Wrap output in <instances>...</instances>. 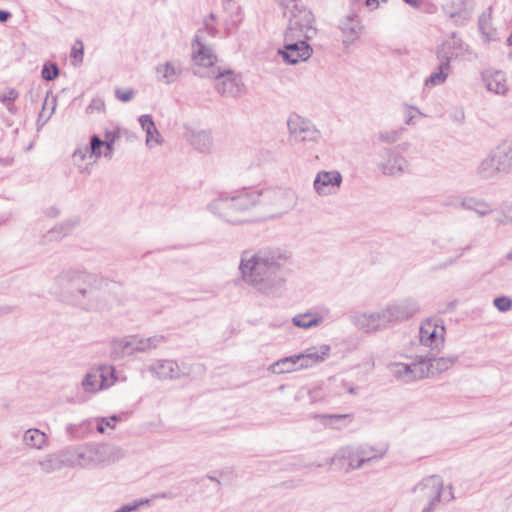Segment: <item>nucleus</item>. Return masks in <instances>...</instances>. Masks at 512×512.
<instances>
[{"label": "nucleus", "instance_id": "1", "mask_svg": "<svg viewBox=\"0 0 512 512\" xmlns=\"http://www.w3.org/2000/svg\"><path fill=\"white\" fill-rule=\"evenodd\" d=\"M289 255L281 249L245 250L239 262L242 281L257 293L275 295L287 278Z\"/></svg>", "mask_w": 512, "mask_h": 512}, {"label": "nucleus", "instance_id": "2", "mask_svg": "<svg viewBox=\"0 0 512 512\" xmlns=\"http://www.w3.org/2000/svg\"><path fill=\"white\" fill-rule=\"evenodd\" d=\"M97 275L77 268L62 270L53 280L52 292L89 311H106L114 299Z\"/></svg>", "mask_w": 512, "mask_h": 512}, {"label": "nucleus", "instance_id": "3", "mask_svg": "<svg viewBox=\"0 0 512 512\" xmlns=\"http://www.w3.org/2000/svg\"><path fill=\"white\" fill-rule=\"evenodd\" d=\"M261 196V191L247 188L235 192L220 191L207 204V210L228 223H243L245 212L259 205Z\"/></svg>", "mask_w": 512, "mask_h": 512}, {"label": "nucleus", "instance_id": "4", "mask_svg": "<svg viewBox=\"0 0 512 512\" xmlns=\"http://www.w3.org/2000/svg\"><path fill=\"white\" fill-rule=\"evenodd\" d=\"M410 496L413 504L421 507V512H434L443 500L453 499L452 487L446 489L442 477L438 475L420 480L411 488Z\"/></svg>", "mask_w": 512, "mask_h": 512}, {"label": "nucleus", "instance_id": "5", "mask_svg": "<svg viewBox=\"0 0 512 512\" xmlns=\"http://www.w3.org/2000/svg\"><path fill=\"white\" fill-rule=\"evenodd\" d=\"M376 171L384 177L399 178L412 170L411 162L400 152L399 146H385L373 155Z\"/></svg>", "mask_w": 512, "mask_h": 512}, {"label": "nucleus", "instance_id": "6", "mask_svg": "<svg viewBox=\"0 0 512 512\" xmlns=\"http://www.w3.org/2000/svg\"><path fill=\"white\" fill-rule=\"evenodd\" d=\"M79 468L95 469L109 466L124 457L121 448L108 444L87 443L79 445Z\"/></svg>", "mask_w": 512, "mask_h": 512}, {"label": "nucleus", "instance_id": "7", "mask_svg": "<svg viewBox=\"0 0 512 512\" xmlns=\"http://www.w3.org/2000/svg\"><path fill=\"white\" fill-rule=\"evenodd\" d=\"M166 341L162 335L141 337L130 335L115 338L110 343V356L114 360H120L136 353H146L156 349Z\"/></svg>", "mask_w": 512, "mask_h": 512}, {"label": "nucleus", "instance_id": "8", "mask_svg": "<svg viewBox=\"0 0 512 512\" xmlns=\"http://www.w3.org/2000/svg\"><path fill=\"white\" fill-rule=\"evenodd\" d=\"M262 192L267 211L271 217H281L292 210L298 202L297 192L291 187L256 189Z\"/></svg>", "mask_w": 512, "mask_h": 512}, {"label": "nucleus", "instance_id": "9", "mask_svg": "<svg viewBox=\"0 0 512 512\" xmlns=\"http://www.w3.org/2000/svg\"><path fill=\"white\" fill-rule=\"evenodd\" d=\"M466 248L456 244L453 239H438L432 242L430 259L431 270L445 269L454 264L465 253Z\"/></svg>", "mask_w": 512, "mask_h": 512}, {"label": "nucleus", "instance_id": "10", "mask_svg": "<svg viewBox=\"0 0 512 512\" xmlns=\"http://www.w3.org/2000/svg\"><path fill=\"white\" fill-rule=\"evenodd\" d=\"M193 72L201 78H209L214 75L221 66H217V56L212 48L206 45L200 34H197L192 44Z\"/></svg>", "mask_w": 512, "mask_h": 512}, {"label": "nucleus", "instance_id": "11", "mask_svg": "<svg viewBox=\"0 0 512 512\" xmlns=\"http://www.w3.org/2000/svg\"><path fill=\"white\" fill-rule=\"evenodd\" d=\"M445 333V326L441 319L428 318L420 325V345L432 354L439 353L445 344Z\"/></svg>", "mask_w": 512, "mask_h": 512}, {"label": "nucleus", "instance_id": "12", "mask_svg": "<svg viewBox=\"0 0 512 512\" xmlns=\"http://www.w3.org/2000/svg\"><path fill=\"white\" fill-rule=\"evenodd\" d=\"M420 307L418 301L412 297H406L392 301L380 309L386 329L408 320L414 316Z\"/></svg>", "mask_w": 512, "mask_h": 512}, {"label": "nucleus", "instance_id": "13", "mask_svg": "<svg viewBox=\"0 0 512 512\" xmlns=\"http://www.w3.org/2000/svg\"><path fill=\"white\" fill-rule=\"evenodd\" d=\"M287 129L290 138L298 143H318L321 139V132L316 125L297 113L288 116Z\"/></svg>", "mask_w": 512, "mask_h": 512}, {"label": "nucleus", "instance_id": "14", "mask_svg": "<svg viewBox=\"0 0 512 512\" xmlns=\"http://www.w3.org/2000/svg\"><path fill=\"white\" fill-rule=\"evenodd\" d=\"M288 26L285 31L288 35L311 39L316 34L314 16L305 6L301 5L288 13Z\"/></svg>", "mask_w": 512, "mask_h": 512}, {"label": "nucleus", "instance_id": "15", "mask_svg": "<svg viewBox=\"0 0 512 512\" xmlns=\"http://www.w3.org/2000/svg\"><path fill=\"white\" fill-rule=\"evenodd\" d=\"M209 78L214 80V88L216 91L228 97H238L245 91L240 74L226 67H220Z\"/></svg>", "mask_w": 512, "mask_h": 512}, {"label": "nucleus", "instance_id": "16", "mask_svg": "<svg viewBox=\"0 0 512 512\" xmlns=\"http://www.w3.org/2000/svg\"><path fill=\"white\" fill-rule=\"evenodd\" d=\"M306 38L296 37L294 35L284 34L283 48L278 50L286 64L295 65L300 62L307 61L313 52L311 46L307 43Z\"/></svg>", "mask_w": 512, "mask_h": 512}, {"label": "nucleus", "instance_id": "17", "mask_svg": "<svg viewBox=\"0 0 512 512\" xmlns=\"http://www.w3.org/2000/svg\"><path fill=\"white\" fill-rule=\"evenodd\" d=\"M343 183V176L338 170H320L313 180V191L318 197L338 194Z\"/></svg>", "mask_w": 512, "mask_h": 512}, {"label": "nucleus", "instance_id": "18", "mask_svg": "<svg viewBox=\"0 0 512 512\" xmlns=\"http://www.w3.org/2000/svg\"><path fill=\"white\" fill-rule=\"evenodd\" d=\"M388 369L395 378L406 383L427 376L424 358L412 363L393 362L388 365Z\"/></svg>", "mask_w": 512, "mask_h": 512}, {"label": "nucleus", "instance_id": "19", "mask_svg": "<svg viewBox=\"0 0 512 512\" xmlns=\"http://www.w3.org/2000/svg\"><path fill=\"white\" fill-rule=\"evenodd\" d=\"M352 324L361 332L371 334L386 329L381 311L356 312L351 316Z\"/></svg>", "mask_w": 512, "mask_h": 512}, {"label": "nucleus", "instance_id": "20", "mask_svg": "<svg viewBox=\"0 0 512 512\" xmlns=\"http://www.w3.org/2000/svg\"><path fill=\"white\" fill-rule=\"evenodd\" d=\"M330 465H339L345 472L363 468L358 446H345L340 448L330 459Z\"/></svg>", "mask_w": 512, "mask_h": 512}, {"label": "nucleus", "instance_id": "21", "mask_svg": "<svg viewBox=\"0 0 512 512\" xmlns=\"http://www.w3.org/2000/svg\"><path fill=\"white\" fill-rule=\"evenodd\" d=\"M183 73V64L179 59H170L159 63L155 67L156 79L164 84H172L180 79Z\"/></svg>", "mask_w": 512, "mask_h": 512}, {"label": "nucleus", "instance_id": "22", "mask_svg": "<svg viewBox=\"0 0 512 512\" xmlns=\"http://www.w3.org/2000/svg\"><path fill=\"white\" fill-rule=\"evenodd\" d=\"M339 28L342 32L343 43L345 45L354 43L362 32L361 20L358 14L354 11L349 12L341 19Z\"/></svg>", "mask_w": 512, "mask_h": 512}, {"label": "nucleus", "instance_id": "23", "mask_svg": "<svg viewBox=\"0 0 512 512\" xmlns=\"http://www.w3.org/2000/svg\"><path fill=\"white\" fill-rule=\"evenodd\" d=\"M329 314L330 311L327 308H313L305 313L295 315L292 318V323L299 328L310 329L320 326Z\"/></svg>", "mask_w": 512, "mask_h": 512}, {"label": "nucleus", "instance_id": "24", "mask_svg": "<svg viewBox=\"0 0 512 512\" xmlns=\"http://www.w3.org/2000/svg\"><path fill=\"white\" fill-rule=\"evenodd\" d=\"M466 51L467 46L463 41L455 34H452L438 49L437 57L438 59L447 60L450 64L451 60L464 56Z\"/></svg>", "mask_w": 512, "mask_h": 512}, {"label": "nucleus", "instance_id": "25", "mask_svg": "<svg viewBox=\"0 0 512 512\" xmlns=\"http://www.w3.org/2000/svg\"><path fill=\"white\" fill-rule=\"evenodd\" d=\"M149 371L161 380L176 379L182 374L178 363L170 359H160L149 366Z\"/></svg>", "mask_w": 512, "mask_h": 512}, {"label": "nucleus", "instance_id": "26", "mask_svg": "<svg viewBox=\"0 0 512 512\" xmlns=\"http://www.w3.org/2000/svg\"><path fill=\"white\" fill-rule=\"evenodd\" d=\"M331 347L328 344H322L318 347L306 349L298 354L303 369L313 367L324 362L330 355Z\"/></svg>", "mask_w": 512, "mask_h": 512}, {"label": "nucleus", "instance_id": "27", "mask_svg": "<svg viewBox=\"0 0 512 512\" xmlns=\"http://www.w3.org/2000/svg\"><path fill=\"white\" fill-rule=\"evenodd\" d=\"M102 140L98 135L91 136L92 154L99 155V147H104V157L111 159L113 156L114 144L119 138L117 132L106 131Z\"/></svg>", "mask_w": 512, "mask_h": 512}, {"label": "nucleus", "instance_id": "28", "mask_svg": "<svg viewBox=\"0 0 512 512\" xmlns=\"http://www.w3.org/2000/svg\"><path fill=\"white\" fill-rule=\"evenodd\" d=\"M486 88L498 95H504L508 91L507 78L502 71H486L483 74Z\"/></svg>", "mask_w": 512, "mask_h": 512}, {"label": "nucleus", "instance_id": "29", "mask_svg": "<svg viewBox=\"0 0 512 512\" xmlns=\"http://www.w3.org/2000/svg\"><path fill=\"white\" fill-rule=\"evenodd\" d=\"M445 9L450 18L464 22L471 16L473 0H452Z\"/></svg>", "mask_w": 512, "mask_h": 512}, {"label": "nucleus", "instance_id": "30", "mask_svg": "<svg viewBox=\"0 0 512 512\" xmlns=\"http://www.w3.org/2000/svg\"><path fill=\"white\" fill-rule=\"evenodd\" d=\"M22 444L28 449L44 450L49 446V439L41 430L29 428L23 434Z\"/></svg>", "mask_w": 512, "mask_h": 512}, {"label": "nucleus", "instance_id": "31", "mask_svg": "<svg viewBox=\"0 0 512 512\" xmlns=\"http://www.w3.org/2000/svg\"><path fill=\"white\" fill-rule=\"evenodd\" d=\"M451 71V64H449L447 60L439 59V64L425 79L424 86L427 88H433L443 85L447 81Z\"/></svg>", "mask_w": 512, "mask_h": 512}, {"label": "nucleus", "instance_id": "32", "mask_svg": "<svg viewBox=\"0 0 512 512\" xmlns=\"http://www.w3.org/2000/svg\"><path fill=\"white\" fill-rule=\"evenodd\" d=\"M139 123L142 129L146 132V145L149 148H153L162 144V136L156 128V125L150 115H141L139 117Z\"/></svg>", "mask_w": 512, "mask_h": 512}, {"label": "nucleus", "instance_id": "33", "mask_svg": "<svg viewBox=\"0 0 512 512\" xmlns=\"http://www.w3.org/2000/svg\"><path fill=\"white\" fill-rule=\"evenodd\" d=\"M268 370L274 374H284L303 370V368L298 354H295L277 360L268 367Z\"/></svg>", "mask_w": 512, "mask_h": 512}, {"label": "nucleus", "instance_id": "34", "mask_svg": "<svg viewBox=\"0 0 512 512\" xmlns=\"http://www.w3.org/2000/svg\"><path fill=\"white\" fill-rule=\"evenodd\" d=\"M313 418L331 429H342L352 422L351 414H315Z\"/></svg>", "mask_w": 512, "mask_h": 512}, {"label": "nucleus", "instance_id": "35", "mask_svg": "<svg viewBox=\"0 0 512 512\" xmlns=\"http://www.w3.org/2000/svg\"><path fill=\"white\" fill-rule=\"evenodd\" d=\"M458 357L451 355L445 357H436L426 360L425 367L427 368V376L430 374L443 373L449 370L457 362Z\"/></svg>", "mask_w": 512, "mask_h": 512}, {"label": "nucleus", "instance_id": "36", "mask_svg": "<svg viewBox=\"0 0 512 512\" xmlns=\"http://www.w3.org/2000/svg\"><path fill=\"white\" fill-rule=\"evenodd\" d=\"M358 451L361 457L362 465L364 467L365 465H370L378 460H381L385 456L387 449L384 447L363 444L358 445Z\"/></svg>", "mask_w": 512, "mask_h": 512}, {"label": "nucleus", "instance_id": "37", "mask_svg": "<svg viewBox=\"0 0 512 512\" xmlns=\"http://www.w3.org/2000/svg\"><path fill=\"white\" fill-rule=\"evenodd\" d=\"M188 141L199 152H210L213 146V139L207 131H192L188 135Z\"/></svg>", "mask_w": 512, "mask_h": 512}, {"label": "nucleus", "instance_id": "38", "mask_svg": "<svg viewBox=\"0 0 512 512\" xmlns=\"http://www.w3.org/2000/svg\"><path fill=\"white\" fill-rule=\"evenodd\" d=\"M460 206L466 210H472L477 215L483 217L493 212L492 205L484 199L476 197H465L461 200Z\"/></svg>", "mask_w": 512, "mask_h": 512}, {"label": "nucleus", "instance_id": "39", "mask_svg": "<svg viewBox=\"0 0 512 512\" xmlns=\"http://www.w3.org/2000/svg\"><path fill=\"white\" fill-rule=\"evenodd\" d=\"M99 370L96 367L89 369L81 380V387L84 392L96 394L103 391V385L100 383Z\"/></svg>", "mask_w": 512, "mask_h": 512}, {"label": "nucleus", "instance_id": "40", "mask_svg": "<svg viewBox=\"0 0 512 512\" xmlns=\"http://www.w3.org/2000/svg\"><path fill=\"white\" fill-rule=\"evenodd\" d=\"M93 156L94 155L92 154V144L90 143V146L83 145V146L78 147L74 151L72 157H73L75 165L80 169L81 172L89 173L90 167L92 165H90V162L86 163V161L92 160Z\"/></svg>", "mask_w": 512, "mask_h": 512}, {"label": "nucleus", "instance_id": "41", "mask_svg": "<svg viewBox=\"0 0 512 512\" xmlns=\"http://www.w3.org/2000/svg\"><path fill=\"white\" fill-rule=\"evenodd\" d=\"M494 152L502 164V171L507 174L512 172V141L503 142L494 148Z\"/></svg>", "mask_w": 512, "mask_h": 512}, {"label": "nucleus", "instance_id": "42", "mask_svg": "<svg viewBox=\"0 0 512 512\" xmlns=\"http://www.w3.org/2000/svg\"><path fill=\"white\" fill-rule=\"evenodd\" d=\"M492 159L485 156L476 168V175L482 180H495L502 177V174L496 170Z\"/></svg>", "mask_w": 512, "mask_h": 512}, {"label": "nucleus", "instance_id": "43", "mask_svg": "<svg viewBox=\"0 0 512 512\" xmlns=\"http://www.w3.org/2000/svg\"><path fill=\"white\" fill-rule=\"evenodd\" d=\"M37 464L41 471L46 474H50L64 468L59 452L44 455L38 460Z\"/></svg>", "mask_w": 512, "mask_h": 512}, {"label": "nucleus", "instance_id": "44", "mask_svg": "<svg viewBox=\"0 0 512 512\" xmlns=\"http://www.w3.org/2000/svg\"><path fill=\"white\" fill-rule=\"evenodd\" d=\"M58 452H59L63 467L79 468V463H80L79 445L68 446V447L61 449Z\"/></svg>", "mask_w": 512, "mask_h": 512}, {"label": "nucleus", "instance_id": "45", "mask_svg": "<svg viewBox=\"0 0 512 512\" xmlns=\"http://www.w3.org/2000/svg\"><path fill=\"white\" fill-rule=\"evenodd\" d=\"M402 131L403 129L381 130L373 136V143L392 145L401 138Z\"/></svg>", "mask_w": 512, "mask_h": 512}, {"label": "nucleus", "instance_id": "46", "mask_svg": "<svg viewBox=\"0 0 512 512\" xmlns=\"http://www.w3.org/2000/svg\"><path fill=\"white\" fill-rule=\"evenodd\" d=\"M96 369L99 370L100 383L103 385L104 390H107L117 382L118 378L113 366L99 365Z\"/></svg>", "mask_w": 512, "mask_h": 512}, {"label": "nucleus", "instance_id": "47", "mask_svg": "<svg viewBox=\"0 0 512 512\" xmlns=\"http://www.w3.org/2000/svg\"><path fill=\"white\" fill-rule=\"evenodd\" d=\"M18 96L19 93L14 88H8L3 93H0V102L11 114H16L18 111L17 107L14 104Z\"/></svg>", "mask_w": 512, "mask_h": 512}, {"label": "nucleus", "instance_id": "48", "mask_svg": "<svg viewBox=\"0 0 512 512\" xmlns=\"http://www.w3.org/2000/svg\"><path fill=\"white\" fill-rule=\"evenodd\" d=\"M87 115L101 114L105 112V102L100 97H95L85 110Z\"/></svg>", "mask_w": 512, "mask_h": 512}, {"label": "nucleus", "instance_id": "49", "mask_svg": "<svg viewBox=\"0 0 512 512\" xmlns=\"http://www.w3.org/2000/svg\"><path fill=\"white\" fill-rule=\"evenodd\" d=\"M47 104H48V96L46 97V99L44 101L42 110H41V112H40V114L38 116V119H37L38 130L47 123V121L50 119V117L52 116V114L55 111V108H56V101H55V99H52L51 110H50V112L48 114L45 113V108H46Z\"/></svg>", "mask_w": 512, "mask_h": 512}, {"label": "nucleus", "instance_id": "50", "mask_svg": "<svg viewBox=\"0 0 512 512\" xmlns=\"http://www.w3.org/2000/svg\"><path fill=\"white\" fill-rule=\"evenodd\" d=\"M494 305L500 312H507L512 309V300L507 296H501L494 299Z\"/></svg>", "mask_w": 512, "mask_h": 512}, {"label": "nucleus", "instance_id": "51", "mask_svg": "<svg viewBox=\"0 0 512 512\" xmlns=\"http://www.w3.org/2000/svg\"><path fill=\"white\" fill-rule=\"evenodd\" d=\"M83 43L81 41H76L71 49V58L73 63L80 64L83 59Z\"/></svg>", "mask_w": 512, "mask_h": 512}, {"label": "nucleus", "instance_id": "52", "mask_svg": "<svg viewBox=\"0 0 512 512\" xmlns=\"http://www.w3.org/2000/svg\"><path fill=\"white\" fill-rule=\"evenodd\" d=\"M276 2L283 9L285 16H288L291 10H295L301 6L300 0H276Z\"/></svg>", "mask_w": 512, "mask_h": 512}, {"label": "nucleus", "instance_id": "53", "mask_svg": "<svg viewBox=\"0 0 512 512\" xmlns=\"http://www.w3.org/2000/svg\"><path fill=\"white\" fill-rule=\"evenodd\" d=\"M149 502H150V500L147 498L136 500L131 504H126V505L121 506L119 509H117L114 512H132L143 505L149 504Z\"/></svg>", "mask_w": 512, "mask_h": 512}, {"label": "nucleus", "instance_id": "54", "mask_svg": "<svg viewBox=\"0 0 512 512\" xmlns=\"http://www.w3.org/2000/svg\"><path fill=\"white\" fill-rule=\"evenodd\" d=\"M418 115H422V113L416 107L410 105L404 107L405 123L407 125H412L414 118Z\"/></svg>", "mask_w": 512, "mask_h": 512}, {"label": "nucleus", "instance_id": "55", "mask_svg": "<svg viewBox=\"0 0 512 512\" xmlns=\"http://www.w3.org/2000/svg\"><path fill=\"white\" fill-rule=\"evenodd\" d=\"M118 420L117 416H112L110 418H101L98 419L97 430L99 433H104L105 427H110L112 429L115 428V421Z\"/></svg>", "mask_w": 512, "mask_h": 512}, {"label": "nucleus", "instance_id": "56", "mask_svg": "<svg viewBox=\"0 0 512 512\" xmlns=\"http://www.w3.org/2000/svg\"><path fill=\"white\" fill-rule=\"evenodd\" d=\"M58 74L59 69L55 64H52L50 67L45 65L42 69V77L48 81L55 79Z\"/></svg>", "mask_w": 512, "mask_h": 512}, {"label": "nucleus", "instance_id": "57", "mask_svg": "<svg viewBox=\"0 0 512 512\" xmlns=\"http://www.w3.org/2000/svg\"><path fill=\"white\" fill-rule=\"evenodd\" d=\"M115 95L120 101L128 102L133 98L134 91L131 89H127V90L116 89Z\"/></svg>", "mask_w": 512, "mask_h": 512}, {"label": "nucleus", "instance_id": "58", "mask_svg": "<svg viewBox=\"0 0 512 512\" xmlns=\"http://www.w3.org/2000/svg\"><path fill=\"white\" fill-rule=\"evenodd\" d=\"M486 156L489 159L493 160L492 162L494 164V167L496 168V170H498L502 174V176L506 175V173L502 171L501 161L498 159V156L494 152V149H492Z\"/></svg>", "mask_w": 512, "mask_h": 512}, {"label": "nucleus", "instance_id": "59", "mask_svg": "<svg viewBox=\"0 0 512 512\" xmlns=\"http://www.w3.org/2000/svg\"><path fill=\"white\" fill-rule=\"evenodd\" d=\"M365 4L367 7L375 9L379 6V0H366Z\"/></svg>", "mask_w": 512, "mask_h": 512}, {"label": "nucleus", "instance_id": "60", "mask_svg": "<svg viewBox=\"0 0 512 512\" xmlns=\"http://www.w3.org/2000/svg\"><path fill=\"white\" fill-rule=\"evenodd\" d=\"M11 14L7 11L0 10V22H6Z\"/></svg>", "mask_w": 512, "mask_h": 512}, {"label": "nucleus", "instance_id": "61", "mask_svg": "<svg viewBox=\"0 0 512 512\" xmlns=\"http://www.w3.org/2000/svg\"><path fill=\"white\" fill-rule=\"evenodd\" d=\"M405 3L409 4L412 7L418 8L421 5L420 0H403Z\"/></svg>", "mask_w": 512, "mask_h": 512}, {"label": "nucleus", "instance_id": "62", "mask_svg": "<svg viewBox=\"0 0 512 512\" xmlns=\"http://www.w3.org/2000/svg\"><path fill=\"white\" fill-rule=\"evenodd\" d=\"M101 156H104V147H99V155H98V156H93V160H92V161H90V165H93L94 163H96V161H97Z\"/></svg>", "mask_w": 512, "mask_h": 512}, {"label": "nucleus", "instance_id": "63", "mask_svg": "<svg viewBox=\"0 0 512 512\" xmlns=\"http://www.w3.org/2000/svg\"><path fill=\"white\" fill-rule=\"evenodd\" d=\"M12 311V307L10 306H4V307H0V315L2 314H8Z\"/></svg>", "mask_w": 512, "mask_h": 512}, {"label": "nucleus", "instance_id": "64", "mask_svg": "<svg viewBox=\"0 0 512 512\" xmlns=\"http://www.w3.org/2000/svg\"><path fill=\"white\" fill-rule=\"evenodd\" d=\"M206 29L210 35H214L216 32L215 28L208 21H206Z\"/></svg>", "mask_w": 512, "mask_h": 512}]
</instances>
